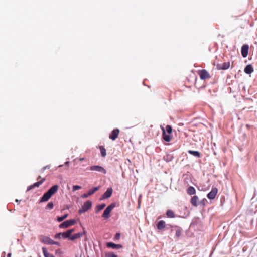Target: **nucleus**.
<instances>
[{
	"label": "nucleus",
	"mask_w": 257,
	"mask_h": 257,
	"mask_svg": "<svg viewBox=\"0 0 257 257\" xmlns=\"http://www.w3.org/2000/svg\"><path fill=\"white\" fill-rule=\"evenodd\" d=\"M165 226V222L163 220L160 221L157 226V228L159 230L163 229Z\"/></svg>",
	"instance_id": "obj_19"
},
{
	"label": "nucleus",
	"mask_w": 257,
	"mask_h": 257,
	"mask_svg": "<svg viewBox=\"0 0 257 257\" xmlns=\"http://www.w3.org/2000/svg\"><path fill=\"white\" fill-rule=\"evenodd\" d=\"M59 251H60V249H58L56 251V253L59 252Z\"/></svg>",
	"instance_id": "obj_45"
},
{
	"label": "nucleus",
	"mask_w": 257,
	"mask_h": 257,
	"mask_svg": "<svg viewBox=\"0 0 257 257\" xmlns=\"http://www.w3.org/2000/svg\"><path fill=\"white\" fill-rule=\"evenodd\" d=\"M91 207H92L91 201L88 200L84 203V204L82 206V207H81V208H80L79 210V213L80 214H81L84 212H85L87 211H88L90 208H91Z\"/></svg>",
	"instance_id": "obj_2"
},
{
	"label": "nucleus",
	"mask_w": 257,
	"mask_h": 257,
	"mask_svg": "<svg viewBox=\"0 0 257 257\" xmlns=\"http://www.w3.org/2000/svg\"><path fill=\"white\" fill-rule=\"evenodd\" d=\"M122 245L121 244H116L115 243H113V249H120L122 248Z\"/></svg>",
	"instance_id": "obj_30"
},
{
	"label": "nucleus",
	"mask_w": 257,
	"mask_h": 257,
	"mask_svg": "<svg viewBox=\"0 0 257 257\" xmlns=\"http://www.w3.org/2000/svg\"><path fill=\"white\" fill-rule=\"evenodd\" d=\"M53 244L57 245H58L59 246H60L61 245L60 243L59 242H57V241H55L53 240H52V241H51V243L50 245H53Z\"/></svg>",
	"instance_id": "obj_34"
},
{
	"label": "nucleus",
	"mask_w": 257,
	"mask_h": 257,
	"mask_svg": "<svg viewBox=\"0 0 257 257\" xmlns=\"http://www.w3.org/2000/svg\"><path fill=\"white\" fill-rule=\"evenodd\" d=\"M90 170L98 172H105V169L103 167L99 166H92L90 167Z\"/></svg>",
	"instance_id": "obj_15"
},
{
	"label": "nucleus",
	"mask_w": 257,
	"mask_h": 257,
	"mask_svg": "<svg viewBox=\"0 0 257 257\" xmlns=\"http://www.w3.org/2000/svg\"><path fill=\"white\" fill-rule=\"evenodd\" d=\"M7 257H11V253H9L7 255Z\"/></svg>",
	"instance_id": "obj_41"
},
{
	"label": "nucleus",
	"mask_w": 257,
	"mask_h": 257,
	"mask_svg": "<svg viewBox=\"0 0 257 257\" xmlns=\"http://www.w3.org/2000/svg\"><path fill=\"white\" fill-rule=\"evenodd\" d=\"M230 67V62H224L222 64H219L217 67L220 70H226Z\"/></svg>",
	"instance_id": "obj_10"
},
{
	"label": "nucleus",
	"mask_w": 257,
	"mask_h": 257,
	"mask_svg": "<svg viewBox=\"0 0 257 257\" xmlns=\"http://www.w3.org/2000/svg\"><path fill=\"white\" fill-rule=\"evenodd\" d=\"M248 46L247 45H244L241 47V54L242 56L245 58L247 57L248 51Z\"/></svg>",
	"instance_id": "obj_12"
},
{
	"label": "nucleus",
	"mask_w": 257,
	"mask_h": 257,
	"mask_svg": "<svg viewBox=\"0 0 257 257\" xmlns=\"http://www.w3.org/2000/svg\"><path fill=\"white\" fill-rule=\"evenodd\" d=\"M101 154L102 157H105L106 155V149L102 146H99Z\"/></svg>",
	"instance_id": "obj_25"
},
{
	"label": "nucleus",
	"mask_w": 257,
	"mask_h": 257,
	"mask_svg": "<svg viewBox=\"0 0 257 257\" xmlns=\"http://www.w3.org/2000/svg\"><path fill=\"white\" fill-rule=\"evenodd\" d=\"M81 188V187L80 186L74 185L73 186V191H76L77 190L80 189Z\"/></svg>",
	"instance_id": "obj_32"
},
{
	"label": "nucleus",
	"mask_w": 257,
	"mask_h": 257,
	"mask_svg": "<svg viewBox=\"0 0 257 257\" xmlns=\"http://www.w3.org/2000/svg\"><path fill=\"white\" fill-rule=\"evenodd\" d=\"M187 192L189 195H192L195 194L196 190L193 187L190 186L187 189Z\"/></svg>",
	"instance_id": "obj_21"
},
{
	"label": "nucleus",
	"mask_w": 257,
	"mask_h": 257,
	"mask_svg": "<svg viewBox=\"0 0 257 257\" xmlns=\"http://www.w3.org/2000/svg\"><path fill=\"white\" fill-rule=\"evenodd\" d=\"M106 257H112V253L107 252L105 254Z\"/></svg>",
	"instance_id": "obj_38"
},
{
	"label": "nucleus",
	"mask_w": 257,
	"mask_h": 257,
	"mask_svg": "<svg viewBox=\"0 0 257 257\" xmlns=\"http://www.w3.org/2000/svg\"><path fill=\"white\" fill-rule=\"evenodd\" d=\"M174 230L173 228L171 229V231H173Z\"/></svg>",
	"instance_id": "obj_46"
},
{
	"label": "nucleus",
	"mask_w": 257,
	"mask_h": 257,
	"mask_svg": "<svg viewBox=\"0 0 257 257\" xmlns=\"http://www.w3.org/2000/svg\"><path fill=\"white\" fill-rule=\"evenodd\" d=\"M198 200V197L197 196H193L191 199V204L194 206H197V202Z\"/></svg>",
	"instance_id": "obj_20"
},
{
	"label": "nucleus",
	"mask_w": 257,
	"mask_h": 257,
	"mask_svg": "<svg viewBox=\"0 0 257 257\" xmlns=\"http://www.w3.org/2000/svg\"><path fill=\"white\" fill-rule=\"evenodd\" d=\"M121 237V234L120 233H117L115 236L114 240L115 241L118 240Z\"/></svg>",
	"instance_id": "obj_33"
},
{
	"label": "nucleus",
	"mask_w": 257,
	"mask_h": 257,
	"mask_svg": "<svg viewBox=\"0 0 257 257\" xmlns=\"http://www.w3.org/2000/svg\"><path fill=\"white\" fill-rule=\"evenodd\" d=\"M113 257H117V255L113 253Z\"/></svg>",
	"instance_id": "obj_44"
},
{
	"label": "nucleus",
	"mask_w": 257,
	"mask_h": 257,
	"mask_svg": "<svg viewBox=\"0 0 257 257\" xmlns=\"http://www.w3.org/2000/svg\"><path fill=\"white\" fill-rule=\"evenodd\" d=\"M100 188V187H96L92 188L91 189L89 190V191L87 193L83 194L82 195V198H87L92 194H93L95 192H96L97 190H98Z\"/></svg>",
	"instance_id": "obj_6"
},
{
	"label": "nucleus",
	"mask_w": 257,
	"mask_h": 257,
	"mask_svg": "<svg viewBox=\"0 0 257 257\" xmlns=\"http://www.w3.org/2000/svg\"><path fill=\"white\" fill-rule=\"evenodd\" d=\"M253 71V69L251 65H247L245 69L244 72L247 74H250Z\"/></svg>",
	"instance_id": "obj_17"
},
{
	"label": "nucleus",
	"mask_w": 257,
	"mask_h": 257,
	"mask_svg": "<svg viewBox=\"0 0 257 257\" xmlns=\"http://www.w3.org/2000/svg\"><path fill=\"white\" fill-rule=\"evenodd\" d=\"M113 208L115 207V205L114 204H113Z\"/></svg>",
	"instance_id": "obj_47"
},
{
	"label": "nucleus",
	"mask_w": 257,
	"mask_h": 257,
	"mask_svg": "<svg viewBox=\"0 0 257 257\" xmlns=\"http://www.w3.org/2000/svg\"><path fill=\"white\" fill-rule=\"evenodd\" d=\"M84 159L83 158H80V161H82V160H83Z\"/></svg>",
	"instance_id": "obj_43"
},
{
	"label": "nucleus",
	"mask_w": 257,
	"mask_h": 257,
	"mask_svg": "<svg viewBox=\"0 0 257 257\" xmlns=\"http://www.w3.org/2000/svg\"><path fill=\"white\" fill-rule=\"evenodd\" d=\"M188 153L194 156L199 157L200 156V153L199 152L197 151L189 150Z\"/></svg>",
	"instance_id": "obj_24"
},
{
	"label": "nucleus",
	"mask_w": 257,
	"mask_h": 257,
	"mask_svg": "<svg viewBox=\"0 0 257 257\" xmlns=\"http://www.w3.org/2000/svg\"><path fill=\"white\" fill-rule=\"evenodd\" d=\"M105 206H106V205L104 203L97 205L96 208V212H98L100 211L101 210L103 209L105 207Z\"/></svg>",
	"instance_id": "obj_23"
},
{
	"label": "nucleus",
	"mask_w": 257,
	"mask_h": 257,
	"mask_svg": "<svg viewBox=\"0 0 257 257\" xmlns=\"http://www.w3.org/2000/svg\"><path fill=\"white\" fill-rule=\"evenodd\" d=\"M199 74L201 79H206L210 77L208 72L204 69L200 71Z\"/></svg>",
	"instance_id": "obj_7"
},
{
	"label": "nucleus",
	"mask_w": 257,
	"mask_h": 257,
	"mask_svg": "<svg viewBox=\"0 0 257 257\" xmlns=\"http://www.w3.org/2000/svg\"><path fill=\"white\" fill-rule=\"evenodd\" d=\"M161 129L162 130V135L163 139L166 142H170L171 141V137L169 135L166 134L165 128L161 126Z\"/></svg>",
	"instance_id": "obj_14"
},
{
	"label": "nucleus",
	"mask_w": 257,
	"mask_h": 257,
	"mask_svg": "<svg viewBox=\"0 0 257 257\" xmlns=\"http://www.w3.org/2000/svg\"><path fill=\"white\" fill-rule=\"evenodd\" d=\"M112 193V189L111 188H108L107 190L103 194L101 198L100 199V200L108 198L110 197Z\"/></svg>",
	"instance_id": "obj_9"
},
{
	"label": "nucleus",
	"mask_w": 257,
	"mask_h": 257,
	"mask_svg": "<svg viewBox=\"0 0 257 257\" xmlns=\"http://www.w3.org/2000/svg\"><path fill=\"white\" fill-rule=\"evenodd\" d=\"M74 231L73 229H71L67 230L66 232L61 233L62 238H68L69 239L71 234Z\"/></svg>",
	"instance_id": "obj_13"
},
{
	"label": "nucleus",
	"mask_w": 257,
	"mask_h": 257,
	"mask_svg": "<svg viewBox=\"0 0 257 257\" xmlns=\"http://www.w3.org/2000/svg\"><path fill=\"white\" fill-rule=\"evenodd\" d=\"M41 178V176H39L37 178V180H38L39 179H40V178Z\"/></svg>",
	"instance_id": "obj_42"
},
{
	"label": "nucleus",
	"mask_w": 257,
	"mask_h": 257,
	"mask_svg": "<svg viewBox=\"0 0 257 257\" xmlns=\"http://www.w3.org/2000/svg\"><path fill=\"white\" fill-rule=\"evenodd\" d=\"M112 210V203L110 204L104 210L102 217L106 219L109 217L110 213Z\"/></svg>",
	"instance_id": "obj_5"
},
{
	"label": "nucleus",
	"mask_w": 257,
	"mask_h": 257,
	"mask_svg": "<svg viewBox=\"0 0 257 257\" xmlns=\"http://www.w3.org/2000/svg\"><path fill=\"white\" fill-rule=\"evenodd\" d=\"M39 239L40 241L41 242H42V243H44L45 244H48V245L51 244V241L52 240L49 237H48V236H46L45 235H40L39 236Z\"/></svg>",
	"instance_id": "obj_4"
},
{
	"label": "nucleus",
	"mask_w": 257,
	"mask_h": 257,
	"mask_svg": "<svg viewBox=\"0 0 257 257\" xmlns=\"http://www.w3.org/2000/svg\"><path fill=\"white\" fill-rule=\"evenodd\" d=\"M166 215H167V216L168 217H170V218H174L175 217L174 213L173 212V211H172V210H169L167 211V212L166 213Z\"/></svg>",
	"instance_id": "obj_26"
},
{
	"label": "nucleus",
	"mask_w": 257,
	"mask_h": 257,
	"mask_svg": "<svg viewBox=\"0 0 257 257\" xmlns=\"http://www.w3.org/2000/svg\"><path fill=\"white\" fill-rule=\"evenodd\" d=\"M119 133V130L118 128L113 130V140L117 138Z\"/></svg>",
	"instance_id": "obj_27"
},
{
	"label": "nucleus",
	"mask_w": 257,
	"mask_h": 257,
	"mask_svg": "<svg viewBox=\"0 0 257 257\" xmlns=\"http://www.w3.org/2000/svg\"><path fill=\"white\" fill-rule=\"evenodd\" d=\"M45 181V178H43L41 180H40V181H38L37 182L35 183L33 185H31L29 186L27 188V191H29V190L32 189L33 188H34L35 187H39L40 185H41Z\"/></svg>",
	"instance_id": "obj_8"
},
{
	"label": "nucleus",
	"mask_w": 257,
	"mask_h": 257,
	"mask_svg": "<svg viewBox=\"0 0 257 257\" xmlns=\"http://www.w3.org/2000/svg\"><path fill=\"white\" fill-rule=\"evenodd\" d=\"M59 186L58 185H55L51 187L47 192L45 193L40 199V202H46L56 193L58 190Z\"/></svg>",
	"instance_id": "obj_1"
},
{
	"label": "nucleus",
	"mask_w": 257,
	"mask_h": 257,
	"mask_svg": "<svg viewBox=\"0 0 257 257\" xmlns=\"http://www.w3.org/2000/svg\"><path fill=\"white\" fill-rule=\"evenodd\" d=\"M106 246L107 247L112 248V242H107Z\"/></svg>",
	"instance_id": "obj_36"
},
{
	"label": "nucleus",
	"mask_w": 257,
	"mask_h": 257,
	"mask_svg": "<svg viewBox=\"0 0 257 257\" xmlns=\"http://www.w3.org/2000/svg\"><path fill=\"white\" fill-rule=\"evenodd\" d=\"M218 192V189L216 188H214L212 189L211 191L207 194V197L210 199H213L215 198L216 194Z\"/></svg>",
	"instance_id": "obj_11"
},
{
	"label": "nucleus",
	"mask_w": 257,
	"mask_h": 257,
	"mask_svg": "<svg viewBox=\"0 0 257 257\" xmlns=\"http://www.w3.org/2000/svg\"><path fill=\"white\" fill-rule=\"evenodd\" d=\"M68 215L67 214H65L64 215L61 216V217H58L57 218V220L58 222H60L65 219L67 217Z\"/></svg>",
	"instance_id": "obj_28"
},
{
	"label": "nucleus",
	"mask_w": 257,
	"mask_h": 257,
	"mask_svg": "<svg viewBox=\"0 0 257 257\" xmlns=\"http://www.w3.org/2000/svg\"><path fill=\"white\" fill-rule=\"evenodd\" d=\"M69 162H68V161L66 162L65 163V165H67V166H68V165H69Z\"/></svg>",
	"instance_id": "obj_40"
},
{
	"label": "nucleus",
	"mask_w": 257,
	"mask_h": 257,
	"mask_svg": "<svg viewBox=\"0 0 257 257\" xmlns=\"http://www.w3.org/2000/svg\"><path fill=\"white\" fill-rule=\"evenodd\" d=\"M173 228H174L175 230L176 236L177 238L179 237L180 236L181 233L182 232V229L180 227H179L177 226H174Z\"/></svg>",
	"instance_id": "obj_18"
},
{
	"label": "nucleus",
	"mask_w": 257,
	"mask_h": 257,
	"mask_svg": "<svg viewBox=\"0 0 257 257\" xmlns=\"http://www.w3.org/2000/svg\"><path fill=\"white\" fill-rule=\"evenodd\" d=\"M42 250L45 257H55L52 254L49 253L45 247H43Z\"/></svg>",
	"instance_id": "obj_22"
},
{
	"label": "nucleus",
	"mask_w": 257,
	"mask_h": 257,
	"mask_svg": "<svg viewBox=\"0 0 257 257\" xmlns=\"http://www.w3.org/2000/svg\"><path fill=\"white\" fill-rule=\"evenodd\" d=\"M50 168V166H45L42 169V172H44L46 169H49Z\"/></svg>",
	"instance_id": "obj_37"
},
{
	"label": "nucleus",
	"mask_w": 257,
	"mask_h": 257,
	"mask_svg": "<svg viewBox=\"0 0 257 257\" xmlns=\"http://www.w3.org/2000/svg\"><path fill=\"white\" fill-rule=\"evenodd\" d=\"M61 236H61V233H57V234L55 235L54 237H55V238H56V239H58V238H60Z\"/></svg>",
	"instance_id": "obj_35"
},
{
	"label": "nucleus",
	"mask_w": 257,
	"mask_h": 257,
	"mask_svg": "<svg viewBox=\"0 0 257 257\" xmlns=\"http://www.w3.org/2000/svg\"><path fill=\"white\" fill-rule=\"evenodd\" d=\"M53 207H54V204H53V202H50L47 205V206L46 207V209L50 210V209H53Z\"/></svg>",
	"instance_id": "obj_29"
},
{
	"label": "nucleus",
	"mask_w": 257,
	"mask_h": 257,
	"mask_svg": "<svg viewBox=\"0 0 257 257\" xmlns=\"http://www.w3.org/2000/svg\"><path fill=\"white\" fill-rule=\"evenodd\" d=\"M109 138L112 139V132L109 134Z\"/></svg>",
	"instance_id": "obj_39"
},
{
	"label": "nucleus",
	"mask_w": 257,
	"mask_h": 257,
	"mask_svg": "<svg viewBox=\"0 0 257 257\" xmlns=\"http://www.w3.org/2000/svg\"><path fill=\"white\" fill-rule=\"evenodd\" d=\"M166 131L168 133V134L171 133L172 131V128L171 125H167L166 127Z\"/></svg>",
	"instance_id": "obj_31"
},
{
	"label": "nucleus",
	"mask_w": 257,
	"mask_h": 257,
	"mask_svg": "<svg viewBox=\"0 0 257 257\" xmlns=\"http://www.w3.org/2000/svg\"><path fill=\"white\" fill-rule=\"evenodd\" d=\"M76 223V221L75 220H66L59 225V228H68L74 224Z\"/></svg>",
	"instance_id": "obj_3"
},
{
	"label": "nucleus",
	"mask_w": 257,
	"mask_h": 257,
	"mask_svg": "<svg viewBox=\"0 0 257 257\" xmlns=\"http://www.w3.org/2000/svg\"><path fill=\"white\" fill-rule=\"evenodd\" d=\"M83 234L81 232L74 234L72 235H70L69 240L73 241L75 239L80 238L83 236Z\"/></svg>",
	"instance_id": "obj_16"
}]
</instances>
